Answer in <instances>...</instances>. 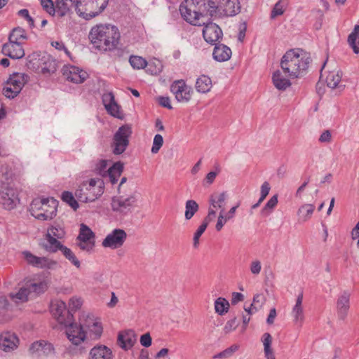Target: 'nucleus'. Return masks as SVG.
Listing matches in <instances>:
<instances>
[{"label":"nucleus","instance_id":"f704fd0d","mask_svg":"<svg viewBox=\"0 0 359 359\" xmlns=\"http://www.w3.org/2000/svg\"><path fill=\"white\" fill-rule=\"evenodd\" d=\"M314 210L315 206L312 204H304L302 205L297 211L299 222H305L309 220L311 217Z\"/></svg>","mask_w":359,"mask_h":359},{"label":"nucleus","instance_id":"ddd939ff","mask_svg":"<svg viewBox=\"0 0 359 359\" xmlns=\"http://www.w3.org/2000/svg\"><path fill=\"white\" fill-rule=\"evenodd\" d=\"M65 235V231L59 225L52 226L48 229L46 234L47 243L45 245V248L50 252H55V248L62 243L58 239L62 238Z\"/></svg>","mask_w":359,"mask_h":359},{"label":"nucleus","instance_id":"4d7b16f0","mask_svg":"<svg viewBox=\"0 0 359 359\" xmlns=\"http://www.w3.org/2000/svg\"><path fill=\"white\" fill-rule=\"evenodd\" d=\"M77 245L79 248L86 252H90L95 247V241L90 240H77Z\"/></svg>","mask_w":359,"mask_h":359},{"label":"nucleus","instance_id":"9d476101","mask_svg":"<svg viewBox=\"0 0 359 359\" xmlns=\"http://www.w3.org/2000/svg\"><path fill=\"white\" fill-rule=\"evenodd\" d=\"M38 58H34L30 62L32 67L43 74H50L54 73L57 69V62L50 55L42 53L38 55Z\"/></svg>","mask_w":359,"mask_h":359},{"label":"nucleus","instance_id":"7c9ffc66","mask_svg":"<svg viewBox=\"0 0 359 359\" xmlns=\"http://www.w3.org/2000/svg\"><path fill=\"white\" fill-rule=\"evenodd\" d=\"M342 73L339 70L330 72L326 76L325 82L330 88H341L339 84L341 80Z\"/></svg>","mask_w":359,"mask_h":359},{"label":"nucleus","instance_id":"13d9d810","mask_svg":"<svg viewBox=\"0 0 359 359\" xmlns=\"http://www.w3.org/2000/svg\"><path fill=\"white\" fill-rule=\"evenodd\" d=\"M41 4L49 15H54L56 13V7L52 0H41Z\"/></svg>","mask_w":359,"mask_h":359},{"label":"nucleus","instance_id":"f03ea898","mask_svg":"<svg viewBox=\"0 0 359 359\" xmlns=\"http://www.w3.org/2000/svg\"><path fill=\"white\" fill-rule=\"evenodd\" d=\"M311 62L309 53L302 50H290L283 56L280 67L287 76L294 79L305 74Z\"/></svg>","mask_w":359,"mask_h":359},{"label":"nucleus","instance_id":"6ab92c4d","mask_svg":"<svg viewBox=\"0 0 359 359\" xmlns=\"http://www.w3.org/2000/svg\"><path fill=\"white\" fill-rule=\"evenodd\" d=\"M1 50L4 55L11 59H20L25 56V50L20 43L8 41L3 45Z\"/></svg>","mask_w":359,"mask_h":359},{"label":"nucleus","instance_id":"5701e85b","mask_svg":"<svg viewBox=\"0 0 359 359\" xmlns=\"http://www.w3.org/2000/svg\"><path fill=\"white\" fill-rule=\"evenodd\" d=\"M303 292H300L296 299V303L292 308L291 314L295 324L302 325L304 320V309L302 306Z\"/></svg>","mask_w":359,"mask_h":359},{"label":"nucleus","instance_id":"79ce46f5","mask_svg":"<svg viewBox=\"0 0 359 359\" xmlns=\"http://www.w3.org/2000/svg\"><path fill=\"white\" fill-rule=\"evenodd\" d=\"M229 308V302L222 297L217 298L215 302V312L222 316L228 312Z\"/></svg>","mask_w":359,"mask_h":359},{"label":"nucleus","instance_id":"cd10ccee","mask_svg":"<svg viewBox=\"0 0 359 359\" xmlns=\"http://www.w3.org/2000/svg\"><path fill=\"white\" fill-rule=\"evenodd\" d=\"M349 309V294L344 292L337 301L338 317L341 320H344L347 316Z\"/></svg>","mask_w":359,"mask_h":359},{"label":"nucleus","instance_id":"338daca9","mask_svg":"<svg viewBox=\"0 0 359 359\" xmlns=\"http://www.w3.org/2000/svg\"><path fill=\"white\" fill-rule=\"evenodd\" d=\"M22 255L25 261L30 265L35 266L39 257L33 255L29 251L22 252Z\"/></svg>","mask_w":359,"mask_h":359},{"label":"nucleus","instance_id":"69168bd1","mask_svg":"<svg viewBox=\"0 0 359 359\" xmlns=\"http://www.w3.org/2000/svg\"><path fill=\"white\" fill-rule=\"evenodd\" d=\"M16 90L14 89V87L13 86H8L6 84V86H5L3 88V94L8 98L13 99L15 97L20 93V90H18L15 93Z\"/></svg>","mask_w":359,"mask_h":359},{"label":"nucleus","instance_id":"423d86ee","mask_svg":"<svg viewBox=\"0 0 359 359\" xmlns=\"http://www.w3.org/2000/svg\"><path fill=\"white\" fill-rule=\"evenodd\" d=\"M57 201L53 198H37L30 204L31 215L39 220H50L56 215Z\"/></svg>","mask_w":359,"mask_h":359},{"label":"nucleus","instance_id":"a878e982","mask_svg":"<svg viewBox=\"0 0 359 359\" xmlns=\"http://www.w3.org/2000/svg\"><path fill=\"white\" fill-rule=\"evenodd\" d=\"M231 50L226 45L217 43L215 45L212 56L217 62H225L229 60L231 56Z\"/></svg>","mask_w":359,"mask_h":359},{"label":"nucleus","instance_id":"c85d7f7f","mask_svg":"<svg viewBox=\"0 0 359 359\" xmlns=\"http://www.w3.org/2000/svg\"><path fill=\"white\" fill-rule=\"evenodd\" d=\"M223 12L226 16H234L241 11V5L238 0H223Z\"/></svg>","mask_w":359,"mask_h":359},{"label":"nucleus","instance_id":"7ed1b4c3","mask_svg":"<svg viewBox=\"0 0 359 359\" xmlns=\"http://www.w3.org/2000/svg\"><path fill=\"white\" fill-rule=\"evenodd\" d=\"M48 287V283L46 279L39 276H34L25 280L22 285L16 292H11L9 297L15 304H22L43 294Z\"/></svg>","mask_w":359,"mask_h":359},{"label":"nucleus","instance_id":"39448f33","mask_svg":"<svg viewBox=\"0 0 359 359\" xmlns=\"http://www.w3.org/2000/svg\"><path fill=\"white\" fill-rule=\"evenodd\" d=\"M11 177L10 171L0 170V204L8 210L14 209L20 202L18 191L11 186Z\"/></svg>","mask_w":359,"mask_h":359},{"label":"nucleus","instance_id":"e433bc0d","mask_svg":"<svg viewBox=\"0 0 359 359\" xmlns=\"http://www.w3.org/2000/svg\"><path fill=\"white\" fill-rule=\"evenodd\" d=\"M348 43L352 48L353 52L356 54L359 53V25L354 27L353 30L348 36Z\"/></svg>","mask_w":359,"mask_h":359},{"label":"nucleus","instance_id":"0eeeda50","mask_svg":"<svg viewBox=\"0 0 359 359\" xmlns=\"http://www.w3.org/2000/svg\"><path fill=\"white\" fill-rule=\"evenodd\" d=\"M131 133V128L128 125L122 126L118 129L114 135L111 145L114 154H121L126 151Z\"/></svg>","mask_w":359,"mask_h":359},{"label":"nucleus","instance_id":"1a4fd4ad","mask_svg":"<svg viewBox=\"0 0 359 359\" xmlns=\"http://www.w3.org/2000/svg\"><path fill=\"white\" fill-rule=\"evenodd\" d=\"M82 326L86 331L87 337L90 339H98L103 332V327L100 320L93 315H83L81 316Z\"/></svg>","mask_w":359,"mask_h":359},{"label":"nucleus","instance_id":"37998d69","mask_svg":"<svg viewBox=\"0 0 359 359\" xmlns=\"http://www.w3.org/2000/svg\"><path fill=\"white\" fill-rule=\"evenodd\" d=\"M56 14L60 17H63L68 13L73 5L69 4L65 0H56L55 2Z\"/></svg>","mask_w":359,"mask_h":359},{"label":"nucleus","instance_id":"052dcab7","mask_svg":"<svg viewBox=\"0 0 359 359\" xmlns=\"http://www.w3.org/2000/svg\"><path fill=\"white\" fill-rule=\"evenodd\" d=\"M238 326V320L236 319V318H233L232 319H230L229 320H228L224 327V332L225 334H229L233 331H234L237 327Z\"/></svg>","mask_w":359,"mask_h":359},{"label":"nucleus","instance_id":"a19ab883","mask_svg":"<svg viewBox=\"0 0 359 359\" xmlns=\"http://www.w3.org/2000/svg\"><path fill=\"white\" fill-rule=\"evenodd\" d=\"M226 198V194L225 192L220 193L219 194H214L210 198V204L213 208L224 210V204Z\"/></svg>","mask_w":359,"mask_h":359},{"label":"nucleus","instance_id":"4be33fe9","mask_svg":"<svg viewBox=\"0 0 359 359\" xmlns=\"http://www.w3.org/2000/svg\"><path fill=\"white\" fill-rule=\"evenodd\" d=\"M137 341V335L133 330L121 332L118 336V344L123 349L127 350L133 346Z\"/></svg>","mask_w":359,"mask_h":359},{"label":"nucleus","instance_id":"dca6fc26","mask_svg":"<svg viewBox=\"0 0 359 359\" xmlns=\"http://www.w3.org/2000/svg\"><path fill=\"white\" fill-rule=\"evenodd\" d=\"M192 7H189L187 4L182 3L180 6V11L182 18L190 24L201 26L205 25L204 22H201V12L196 11V8L192 10Z\"/></svg>","mask_w":359,"mask_h":359},{"label":"nucleus","instance_id":"9b49d317","mask_svg":"<svg viewBox=\"0 0 359 359\" xmlns=\"http://www.w3.org/2000/svg\"><path fill=\"white\" fill-rule=\"evenodd\" d=\"M170 90L179 102L187 103L191 99L192 88L184 80L175 81L170 86Z\"/></svg>","mask_w":359,"mask_h":359},{"label":"nucleus","instance_id":"393cba45","mask_svg":"<svg viewBox=\"0 0 359 359\" xmlns=\"http://www.w3.org/2000/svg\"><path fill=\"white\" fill-rule=\"evenodd\" d=\"M112 358L111 349L104 345L95 346L89 353V359H112Z\"/></svg>","mask_w":359,"mask_h":359},{"label":"nucleus","instance_id":"de8ad7c7","mask_svg":"<svg viewBox=\"0 0 359 359\" xmlns=\"http://www.w3.org/2000/svg\"><path fill=\"white\" fill-rule=\"evenodd\" d=\"M278 196L277 195L273 196L268 202L265 204L264 207L261 211V214L263 216H268L271 214L273 208L277 205Z\"/></svg>","mask_w":359,"mask_h":359},{"label":"nucleus","instance_id":"473e14b6","mask_svg":"<svg viewBox=\"0 0 359 359\" xmlns=\"http://www.w3.org/2000/svg\"><path fill=\"white\" fill-rule=\"evenodd\" d=\"M212 88V81L210 77L205 75H201L196 81V89L201 93H206Z\"/></svg>","mask_w":359,"mask_h":359},{"label":"nucleus","instance_id":"a211bd4d","mask_svg":"<svg viewBox=\"0 0 359 359\" xmlns=\"http://www.w3.org/2000/svg\"><path fill=\"white\" fill-rule=\"evenodd\" d=\"M29 352L38 356H50L54 354L55 349L52 344L41 340L32 344Z\"/></svg>","mask_w":359,"mask_h":359},{"label":"nucleus","instance_id":"c9c22d12","mask_svg":"<svg viewBox=\"0 0 359 359\" xmlns=\"http://www.w3.org/2000/svg\"><path fill=\"white\" fill-rule=\"evenodd\" d=\"M262 341L264 345V351L266 359H276L273 351L271 347L272 343L271 334L268 332L264 333L262 337Z\"/></svg>","mask_w":359,"mask_h":359},{"label":"nucleus","instance_id":"4c0bfd02","mask_svg":"<svg viewBox=\"0 0 359 359\" xmlns=\"http://www.w3.org/2000/svg\"><path fill=\"white\" fill-rule=\"evenodd\" d=\"M27 39L26 32L21 27L14 28L8 36V41L11 42L20 43L22 44L23 41Z\"/></svg>","mask_w":359,"mask_h":359},{"label":"nucleus","instance_id":"c756f323","mask_svg":"<svg viewBox=\"0 0 359 359\" xmlns=\"http://www.w3.org/2000/svg\"><path fill=\"white\" fill-rule=\"evenodd\" d=\"M57 251H60L65 257L68 259L74 266L78 269L80 268L81 262L70 248L61 244L55 248V252Z\"/></svg>","mask_w":359,"mask_h":359},{"label":"nucleus","instance_id":"72a5a7b5","mask_svg":"<svg viewBox=\"0 0 359 359\" xmlns=\"http://www.w3.org/2000/svg\"><path fill=\"white\" fill-rule=\"evenodd\" d=\"M123 169V165L121 162L115 163L111 167L107 169V174L112 184L118 182Z\"/></svg>","mask_w":359,"mask_h":359},{"label":"nucleus","instance_id":"412c9836","mask_svg":"<svg viewBox=\"0 0 359 359\" xmlns=\"http://www.w3.org/2000/svg\"><path fill=\"white\" fill-rule=\"evenodd\" d=\"M50 311L59 323L65 324V314L67 313V305L65 302L62 300L52 302Z\"/></svg>","mask_w":359,"mask_h":359},{"label":"nucleus","instance_id":"603ef678","mask_svg":"<svg viewBox=\"0 0 359 359\" xmlns=\"http://www.w3.org/2000/svg\"><path fill=\"white\" fill-rule=\"evenodd\" d=\"M285 10V4L282 0L278 1L274 6L271 13V18L274 19L278 15H281L284 13Z\"/></svg>","mask_w":359,"mask_h":359},{"label":"nucleus","instance_id":"0e129e2a","mask_svg":"<svg viewBox=\"0 0 359 359\" xmlns=\"http://www.w3.org/2000/svg\"><path fill=\"white\" fill-rule=\"evenodd\" d=\"M250 271L252 274L257 276L262 271V263L259 259H254L250 264Z\"/></svg>","mask_w":359,"mask_h":359},{"label":"nucleus","instance_id":"bb28decb","mask_svg":"<svg viewBox=\"0 0 359 359\" xmlns=\"http://www.w3.org/2000/svg\"><path fill=\"white\" fill-rule=\"evenodd\" d=\"M28 75L24 73H13L7 81V85L13 86L14 89L21 91L25 84L28 81ZM15 92L16 93L17 90Z\"/></svg>","mask_w":359,"mask_h":359},{"label":"nucleus","instance_id":"8fccbe9b","mask_svg":"<svg viewBox=\"0 0 359 359\" xmlns=\"http://www.w3.org/2000/svg\"><path fill=\"white\" fill-rule=\"evenodd\" d=\"M239 348V346L236 344H233L230 347L226 348L223 351L215 355L214 359H226L233 355Z\"/></svg>","mask_w":359,"mask_h":359},{"label":"nucleus","instance_id":"774afa93","mask_svg":"<svg viewBox=\"0 0 359 359\" xmlns=\"http://www.w3.org/2000/svg\"><path fill=\"white\" fill-rule=\"evenodd\" d=\"M229 221L226 217L224 216V210L222 209L219 215L217 222L216 224L215 228L217 231H220L224 225L226 223V222Z\"/></svg>","mask_w":359,"mask_h":359},{"label":"nucleus","instance_id":"f3484780","mask_svg":"<svg viewBox=\"0 0 359 359\" xmlns=\"http://www.w3.org/2000/svg\"><path fill=\"white\" fill-rule=\"evenodd\" d=\"M222 31L220 27L213 22L205 25L203 29V36L206 42L213 44L222 37Z\"/></svg>","mask_w":359,"mask_h":359},{"label":"nucleus","instance_id":"2eb2a0df","mask_svg":"<svg viewBox=\"0 0 359 359\" xmlns=\"http://www.w3.org/2000/svg\"><path fill=\"white\" fill-rule=\"evenodd\" d=\"M62 74L68 80L75 83H81L87 78V73L73 65H65L62 68Z\"/></svg>","mask_w":359,"mask_h":359},{"label":"nucleus","instance_id":"864d4df0","mask_svg":"<svg viewBox=\"0 0 359 359\" xmlns=\"http://www.w3.org/2000/svg\"><path fill=\"white\" fill-rule=\"evenodd\" d=\"M107 112L111 116L121 118L122 113L120 110V106L116 103V101H114L111 104L105 107Z\"/></svg>","mask_w":359,"mask_h":359},{"label":"nucleus","instance_id":"f257e3e1","mask_svg":"<svg viewBox=\"0 0 359 359\" xmlns=\"http://www.w3.org/2000/svg\"><path fill=\"white\" fill-rule=\"evenodd\" d=\"M88 38L95 48L106 52L117 48L121 34L114 25L98 24L90 29Z\"/></svg>","mask_w":359,"mask_h":359},{"label":"nucleus","instance_id":"ea45409f","mask_svg":"<svg viewBox=\"0 0 359 359\" xmlns=\"http://www.w3.org/2000/svg\"><path fill=\"white\" fill-rule=\"evenodd\" d=\"M185 4L189 7H194L200 12L205 11L208 9L207 4L210 7H213L210 4H214L213 2L207 0H185Z\"/></svg>","mask_w":359,"mask_h":359},{"label":"nucleus","instance_id":"6e6552de","mask_svg":"<svg viewBox=\"0 0 359 359\" xmlns=\"http://www.w3.org/2000/svg\"><path fill=\"white\" fill-rule=\"evenodd\" d=\"M136 201L135 194L128 197L123 196L113 197L111 202V210L119 215H128L131 212Z\"/></svg>","mask_w":359,"mask_h":359},{"label":"nucleus","instance_id":"a18cd8bd","mask_svg":"<svg viewBox=\"0 0 359 359\" xmlns=\"http://www.w3.org/2000/svg\"><path fill=\"white\" fill-rule=\"evenodd\" d=\"M94 238L95 233L93 232V231L87 225L81 224L77 240L94 241Z\"/></svg>","mask_w":359,"mask_h":359},{"label":"nucleus","instance_id":"3c124183","mask_svg":"<svg viewBox=\"0 0 359 359\" xmlns=\"http://www.w3.org/2000/svg\"><path fill=\"white\" fill-rule=\"evenodd\" d=\"M130 65L137 69H144L147 65V62L145 59L140 56L132 55L129 58Z\"/></svg>","mask_w":359,"mask_h":359},{"label":"nucleus","instance_id":"58836bf2","mask_svg":"<svg viewBox=\"0 0 359 359\" xmlns=\"http://www.w3.org/2000/svg\"><path fill=\"white\" fill-rule=\"evenodd\" d=\"M57 266L58 263L53 259L45 257H39L34 267L54 270Z\"/></svg>","mask_w":359,"mask_h":359},{"label":"nucleus","instance_id":"c03bdc74","mask_svg":"<svg viewBox=\"0 0 359 359\" xmlns=\"http://www.w3.org/2000/svg\"><path fill=\"white\" fill-rule=\"evenodd\" d=\"M198 210V203L194 200H188L185 204V219L187 220L191 219Z\"/></svg>","mask_w":359,"mask_h":359},{"label":"nucleus","instance_id":"09e8293b","mask_svg":"<svg viewBox=\"0 0 359 359\" xmlns=\"http://www.w3.org/2000/svg\"><path fill=\"white\" fill-rule=\"evenodd\" d=\"M109 0H93L92 13H95V17L100 15L107 7Z\"/></svg>","mask_w":359,"mask_h":359},{"label":"nucleus","instance_id":"4468645a","mask_svg":"<svg viewBox=\"0 0 359 359\" xmlns=\"http://www.w3.org/2000/svg\"><path fill=\"white\" fill-rule=\"evenodd\" d=\"M68 339L74 345H79L87 338L86 331L82 326L81 318L80 324L70 323L66 328Z\"/></svg>","mask_w":359,"mask_h":359},{"label":"nucleus","instance_id":"e2e57ef3","mask_svg":"<svg viewBox=\"0 0 359 359\" xmlns=\"http://www.w3.org/2000/svg\"><path fill=\"white\" fill-rule=\"evenodd\" d=\"M107 161L102 159L97 163L95 170L96 172L98 173L99 175L104 176L105 174L107 172Z\"/></svg>","mask_w":359,"mask_h":359},{"label":"nucleus","instance_id":"6e6d98bb","mask_svg":"<svg viewBox=\"0 0 359 359\" xmlns=\"http://www.w3.org/2000/svg\"><path fill=\"white\" fill-rule=\"evenodd\" d=\"M163 144V138L161 135L156 134L153 140V144L151 149L152 154H157L160 149L162 147Z\"/></svg>","mask_w":359,"mask_h":359},{"label":"nucleus","instance_id":"f8f14e48","mask_svg":"<svg viewBox=\"0 0 359 359\" xmlns=\"http://www.w3.org/2000/svg\"><path fill=\"white\" fill-rule=\"evenodd\" d=\"M127 238V233L121 229H115L108 233L102 242L104 248L117 249L123 246Z\"/></svg>","mask_w":359,"mask_h":359},{"label":"nucleus","instance_id":"20e7f679","mask_svg":"<svg viewBox=\"0 0 359 359\" xmlns=\"http://www.w3.org/2000/svg\"><path fill=\"white\" fill-rule=\"evenodd\" d=\"M104 182L101 178H90L83 181L75 190L76 198L81 203H93L104 194Z\"/></svg>","mask_w":359,"mask_h":359},{"label":"nucleus","instance_id":"aec40b11","mask_svg":"<svg viewBox=\"0 0 359 359\" xmlns=\"http://www.w3.org/2000/svg\"><path fill=\"white\" fill-rule=\"evenodd\" d=\"M19 343V339L15 334L6 332L0 335V348L5 352H10L15 349Z\"/></svg>","mask_w":359,"mask_h":359},{"label":"nucleus","instance_id":"b1692460","mask_svg":"<svg viewBox=\"0 0 359 359\" xmlns=\"http://www.w3.org/2000/svg\"><path fill=\"white\" fill-rule=\"evenodd\" d=\"M93 0H78L76 4V11L86 20L95 18V13H92Z\"/></svg>","mask_w":359,"mask_h":359},{"label":"nucleus","instance_id":"2f4dec72","mask_svg":"<svg viewBox=\"0 0 359 359\" xmlns=\"http://www.w3.org/2000/svg\"><path fill=\"white\" fill-rule=\"evenodd\" d=\"M272 80L275 87L280 90H284L291 85L290 80L284 77L279 70L273 73Z\"/></svg>","mask_w":359,"mask_h":359},{"label":"nucleus","instance_id":"bf43d9fd","mask_svg":"<svg viewBox=\"0 0 359 359\" xmlns=\"http://www.w3.org/2000/svg\"><path fill=\"white\" fill-rule=\"evenodd\" d=\"M83 304L81 298L73 297L69 302V309L70 311H76L79 309Z\"/></svg>","mask_w":359,"mask_h":359},{"label":"nucleus","instance_id":"49530a36","mask_svg":"<svg viewBox=\"0 0 359 359\" xmlns=\"http://www.w3.org/2000/svg\"><path fill=\"white\" fill-rule=\"evenodd\" d=\"M75 197V195L74 196L72 193L69 191H64L62 194V201L69 204L74 210H76L79 207Z\"/></svg>","mask_w":359,"mask_h":359},{"label":"nucleus","instance_id":"680f3d73","mask_svg":"<svg viewBox=\"0 0 359 359\" xmlns=\"http://www.w3.org/2000/svg\"><path fill=\"white\" fill-rule=\"evenodd\" d=\"M9 306L8 302L6 297L0 296V315H2V318L0 317V322L7 320V318H4L5 311L8 309Z\"/></svg>","mask_w":359,"mask_h":359},{"label":"nucleus","instance_id":"5fc2aeb1","mask_svg":"<svg viewBox=\"0 0 359 359\" xmlns=\"http://www.w3.org/2000/svg\"><path fill=\"white\" fill-rule=\"evenodd\" d=\"M207 226L208 225L206 224V223L203 222L197 229L196 231L194 233L193 238V245L194 248H197L198 247L200 237L204 233Z\"/></svg>","mask_w":359,"mask_h":359}]
</instances>
